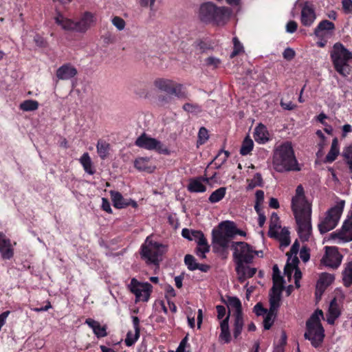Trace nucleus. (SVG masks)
Segmentation results:
<instances>
[{"label":"nucleus","mask_w":352,"mask_h":352,"mask_svg":"<svg viewBox=\"0 0 352 352\" xmlns=\"http://www.w3.org/2000/svg\"><path fill=\"white\" fill-rule=\"evenodd\" d=\"M342 280L345 287H349L352 285V260L344 264L342 272Z\"/></svg>","instance_id":"27"},{"label":"nucleus","mask_w":352,"mask_h":352,"mask_svg":"<svg viewBox=\"0 0 352 352\" xmlns=\"http://www.w3.org/2000/svg\"><path fill=\"white\" fill-rule=\"evenodd\" d=\"M11 240L0 232V254L3 259L9 260L14 256V246Z\"/></svg>","instance_id":"16"},{"label":"nucleus","mask_w":352,"mask_h":352,"mask_svg":"<svg viewBox=\"0 0 352 352\" xmlns=\"http://www.w3.org/2000/svg\"><path fill=\"white\" fill-rule=\"evenodd\" d=\"M330 56L336 71L343 76H347L351 72L352 54L342 44L337 43L334 44Z\"/></svg>","instance_id":"4"},{"label":"nucleus","mask_w":352,"mask_h":352,"mask_svg":"<svg viewBox=\"0 0 352 352\" xmlns=\"http://www.w3.org/2000/svg\"><path fill=\"white\" fill-rule=\"evenodd\" d=\"M233 43L234 50L231 54V57H234V56L237 55L243 50V46L241 45L237 38L234 37L233 38Z\"/></svg>","instance_id":"54"},{"label":"nucleus","mask_w":352,"mask_h":352,"mask_svg":"<svg viewBox=\"0 0 352 352\" xmlns=\"http://www.w3.org/2000/svg\"><path fill=\"white\" fill-rule=\"evenodd\" d=\"M292 210L294 211L298 225V233L300 239L308 241L311 234V204L306 200L304 188L302 185L297 186L295 196L292 201Z\"/></svg>","instance_id":"1"},{"label":"nucleus","mask_w":352,"mask_h":352,"mask_svg":"<svg viewBox=\"0 0 352 352\" xmlns=\"http://www.w3.org/2000/svg\"><path fill=\"white\" fill-rule=\"evenodd\" d=\"M204 61L206 66L212 69L217 68L221 63L219 58L213 56L208 57Z\"/></svg>","instance_id":"51"},{"label":"nucleus","mask_w":352,"mask_h":352,"mask_svg":"<svg viewBox=\"0 0 352 352\" xmlns=\"http://www.w3.org/2000/svg\"><path fill=\"white\" fill-rule=\"evenodd\" d=\"M169 95L175 96L177 98H182L186 97V93L183 86L181 84L173 82V85L170 91Z\"/></svg>","instance_id":"45"},{"label":"nucleus","mask_w":352,"mask_h":352,"mask_svg":"<svg viewBox=\"0 0 352 352\" xmlns=\"http://www.w3.org/2000/svg\"><path fill=\"white\" fill-rule=\"evenodd\" d=\"M217 311V318L219 320L223 319L226 314V309L223 305H217L216 307Z\"/></svg>","instance_id":"58"},{"label":"nucleus","mask_w":352,"mask_h":352,"mask_svg":"<svg viewBox=\"0 0 352 352\" xmlns=\"http://www.w3.org/2000/svg\"><path fill=\"white\" fill-rule=\"evenodd\" d=\"M227 306L229 313L232 315L242 314L241 303L240 300L236 297H228L227 300Z\"/></svg>","instance_id":"34"},{"label":"nucleus","mask_w":352,"mask_h":352,"mask_svg":"<svg viewBox=\"0 0 352 352\" xmlns=\"http://www.w3.org/2000/svg\"><path fill=\"white\" fill-rule=\"evenodd\" d=\"M96 148L97 152L102 159H104L107 157L110 148L109 143L104 140H100L97 143Z\"/></svg>","instance_id":"42"},{"label":"nucleus","mask_w":352,"mask_h":352,"mask_svg":"<svg viewBox=\"0 0 352 352\" xmlns=\"http://www.w3.org/2000/svg\"><path fill=\"white\" fill-rule=\"evenodd\" d=\"M85 323L92 329L94 334L98 338H103L107 336L106 327L101 326L100 323L91 318H87Z\"/></svg>","instance_id":"28"},{"label":"nucleus","mask_w":352,"mask_h":352,"mask_svg":"<svg viewBox=\"0 0 352 352\" xmlns=\"http://www.w3.org/2000/svg\"><path fill=\"white\" fill-rule=\"evenodd\" d=\"M156 0H139V3L142 7H148L151 10H153Z\"/></svg>","instance_id":"57"},{"label":"nucleus","mask_w":352,"mask_h":352,"mask_svg":"<svg viewBox=\"0 0 352 352\" xmlns=\"http://www.w3.org/2000/svg\"><path fill=\"white\" fill-rule=\"evenodd\" d=\"M111 199L113 204V206L116 208H124L129 206L136 208L137 203L132 199H126L118 191H110Z\"/></svg>","instance_id":"18"},{"label":"nucleus","mask_w":352,"mask_h":352,"mask_svg":"<svg viewBox=\"0 0 352 352\" xmlns=\"http://www.w3.org/2000/svg\"><path fill=\"white\" fill-rule=\"evenodd\" d=\"M233 257L236 265L252 262L254 254H262V252L254 251L252 248L245 242H235L232 245Z\"/></svg>","instance_id":"8"},{"label":"nucleus","mask_w":352,"mask_h":352,"mask_svg":"<svg viewBox=\"0 0 352 352\" xmlns=\"http://www.w3.org/2000/svg\"><path fill=\"white\" fill-rule=\"evenodd\" d=\"M323 318L322 310H316L306 322V331L305 338L311 341L313 346L318 347L322 342L324 337V331L320 323Z\"/></svg>","instance_id":"5"},{"label":"nucleus","mask_w":352,"mask_h":352,"mask_svg":"<svg viewBox=\"0 0 352 352\" xmlns=\"http://www.w3.org/2000/svg\"><path fill=\"white\" fill-rule=\"evenodd\" d=\"M226 193V188L225 187H221L212 192L208 200L212 204L217 203L225 197Z\"/></svg>","instance_id":"43"},{"label":"nucleus","mask_w":352,"mask_h":352,"mask_svg":"<svg viewBox=\"0 0 352 352\" xmlns=\"http://www.w3.org/2000/svg\"><path fill=\"white\" fill-rule=\"evenodd\" d=\"M140 337V330L133 329V331H129L125 338L124 342L126 346H131L135 344Z\"/></svg>","instance_id":"46"},{"label":"nucleus","mask_w":352,"mask_h":352,"mask_svg":"<svg viewBox=\"0 0 352 352\" xmlns=\"http://www.w3.org/2000/svg\"><path fill=\"white\" fill-rule=\"evenodd\" d=\"M102 209L104 211L107 212L108 213L111 214L112 212V210H111L110 204L108 201V200L105 198H102Z\"/></svg>","instance_id":"62"},{"label":"nucleus","mask_w":352,"mask_h":352,"mask_svg":"<svg viewBox=\"0 0 352 352\" xmlns=\"http://www.w3.org/2000/svg\"><path fill=\"white\" fill-rule=\"evenodd\" d=\"M283 56L287 60H292L295 56V52L291 48H287L284 50Z\"/></svg>","instance_id":"59"},{"label":"nucleus","mask_w":352,"mask_h":352,"mask_svg":"<svg viewBox=\"0 0 352 352\" xmlns=\"http://www.w3.org/2000/svg\"><path fill=\"white\" fill-rule=\"evenodd\" d=\"M209 178L197 177L190 180L188 190L192 192H204L206 190L205 182H208Z\"/></svg>","instance_id":"23"},{"label":"nucleus","mask_w":352,"mask_h":352,"mask_svg":"<svg viewBox=\"0 0 352 352\" xmlns=\"http://www.w3.org/2000/svg\"><path fill=\"white\" fill-rule=\"evenodd\" d=\"M280 293H281V292H278L276 290H272V293L270 295V307L269 311L276 312V309L278 308V307L280 305Z\"/></svg>","instance_id":"40"},{"label":"nucleus","mask_w":352,"mask_h":352,"mask_svg":"<svg viewBox=\"0 0 352 352\" xmlns=\"http://www.w3.org/2000/svg\"><path fill=\"white\" fill-rule=\"evenodd\" d=\"M232 239L218 230H212V243L214 248L219 252L224 251L229 247Z\"/></svg>","instance_id":"17"},{"label":"nucleus","mask_w":352,"mask_h":352,"mask_svg":"<svg viewBox=\"0 0 352 352\" xmlns=\"http://www.w3.org/2000/svg\"><path fill=\"white\" fill-rule=\"evenodd\" d=\"M325 254L321 262L327 267L337 268L341 263L342 256L335 247H325Z\"/></svg>","instance_id":"12"},{"label":"nucleus","mask_w":352,"mask_h":352,"mask_svg":"<svg viewBox=\"0 0 352 352\" xmlns=\"http://www.w3.org/2000/svg\"><path fill=\"white\" fill-rule=\"evenodd\" d=\"M340 311L336 298H333L329 305V311L327 314V321L330 324H333L335 320L340 316Z\"/></svg>","instance_id":"26"},{"label":"nucleus","mask_w":352,"mask_h":352,"mask_svg":"<svg viewBox=\"0 0 352 352\" xmlns=\"http://www.w3.org/2000/svg\"><path fill=\"white\" fill-rule=\"evenodd\" d=\"M345 206L344 200L339 199L336 204L331 207L320 219L318 229L321 234L327 233L334 229L340 219Z\"/></svg>","instance_id":"6"},{"label":"nucleus","mask_w":352,"mask_h":352,"mask_svg":"<svg viewBox=\"0 0 352 352\" xmlns=\"http://www.w3.org/2000/svg\"><path fill=\"white\" fill-rule=\"evenodd\" d=\"M172 100V97L170 95L168 96H160L159 97V102L161 105L164 106L170 103Z\"/></svg>","instance_id":"63"},{"label":"nucleus","mask_w":352,"mask_h":352,"mask_svg":"<svg viewBox=\"0 0 352 352\" xmlns=\"http://www.w3.org/2000/svg\"><path fill=\"white\" fill-rule=\"evenodd\" d=\"M300 257L303 262H307L309 259V252L306 247H302L300 251Z\"/></svg>","instance_id":"56"},{"label":"nucleus","mask_w":352,"mask_h":352,"mask_svg":"<svg viewBox=\"0 0 352 352\" xmlns=\"http://www.w3.org/2000/svg\"><path fill=\"white\" fill-rule=\"evenodd\" d=\"M135 145L146 150L155 151L160 153L167 154L168 153V148L162 142L145 133L137 138Z\"/></svg>","instance_id":"9"},{"label":"nucleus","mask_w":352,"mask_h":352,"mask_svg":"<svg viewBox=\"0 0 352 352\" xmlns=\"http://www.w3.org/2000/svg\"><path fill=\"white\" fill-rule=\"evenodd\" d=\"M134 166L140 171L148 173H152L155 168L154 166L150 164V160L148 157L137 158L134 162Z\"/></svg>","instance_id":"31"},{"label":"nucleus","mask_w":352,"mask_h":352,"mask_svg":"<svg viewBox=\"0 0 352 352\" xmlns=\"http://www.w3.org/2000/svg\"><path fill=\"white\" fill-rule=\"evenodd\" d=\"M112 23L114 26H116L118 30H122L125 27V22L124 21L119 17V16H115L112 19Z\"/></svg>","instance_id":"52"},{"label":"nucleus","mask_w":352,"mask_h":352,"mask_svg":"<svg viewBox=\"0 0 352 352\" xmlns=\"http://www.w3.org/2000/svg\"><path fill=\"white\" fill-rule=\"evenodd\" d=\"M245 264L246 263H242L236 266L238 278L241 283L247 278L252 277L256 272V268L250 267Z\"/></svg>","instance_id":"22"},{"label":"nucleus","mask_w":352,"mask_h":352,"mask_svg":"<svg viewBox=\"0 0 352 352\" xmlns=\"http://www.w3.org/2000/svg\"><path fill=\"white\" fill-rule=\"evenodd\" d=\"M273 167L280 173L300 170L290 142H284L274 149Z\"/></svg>","instance_id":"2"},{"label":"nucleus","mask_w":352,"mask_h":352,"mask_svg":"<svg viewBox=\"0 0 352 352\" xmlns=\"http://www.w3.org/2000/svg\"><path fill=\"white\" fill-rule=\"evenodd\" d=\"M281 228L279 217L276 212H273L270 217L269 234H274Z\"/></svg>","instance_id":"41"},{"label":"nucleus","mask_w":352,"mask_h":352,"mask_svg":"<svg viewBox=\"0 0 352 352\" xmlns=\"http://www.w3.org/2000/svg\"><path fill=\"white\" fill-rule=\"evenodd\" d=\"M184 263L190 270H195L199 268V264L196 263L195 257L190 254L185 256Z\"/></svg>","instance_id":"49"},{"label":"nucleus","mask_w":352,"mask_h":352,"mask_svg":"<svg viewBox=\"0 0 352 352\" xmlns=\"http://www.w3.org/2000/svg\"><path fill=\"white\" fill-rule=\"evenodd\" d=\"M276 317V312L269 311L268 313L266 314L264 320V328L265 329H270V328L272 327V324L274 323V318Z\"/></svg>","instance_id":"50"},{"label":"nucleus","mask_w":352,"mask_h":352,"mask_svg":"<svg viewBox=\"0 0 352 352\" xmlns=\"http://www.w3.org/2000/svg\"><path fill=\"white\" fill-rule=\"evenodd\" d=\"M331 239L336 243H346L352 241V212L344 221L341 230L331 234Z\"/></svg>","instance_id":"11"},{"label":"nucleus","mask_w":352,"mask_h":352,"mask_svg":"<svg viewBox=\"0 0 352 352\" xmlns=\"http://www.w3.org/2000/svg\"><path fill=\"white\" fill-rule=\"evenodd\" d=\"M56 23L66 31H76V22L58 13L54 18Z\"/></svg>","instance_id":"25"},{"label":"nucleus","mask_w":352,"mask_h":352,"mask_svg":"<svg viewBox=\"0 0 352 352\" xmlns=\"http://www.w3.org/2000/svg\"><path fill=\"white\" fill-rule=\"evenodd\" d=\"M234 317V329H233V335L234 338H238L241 335L244 321L243 318V314H236L232 315Z\"/></svg>","instance_id":"38"},{"label":"nucleus","mask_w":352,"mask_h":352,"mask_svg":"<svg viewBox=\"0 0 352 352\" xmlns=\"http://www.w3.org/2000/svg\"><path fill=\"white\" fill-rule=\"evenodd\" d=\"M340 153L339 144L337 138H334L332 141L330 151L325 157V162L331 163L338 157Z\"/></svg>","instance_id":"36"},{"label":"nucleus","mask_w":352,"mask_h":352,"mask_svg":"<svg viewBox=\"0 0 352 352\" xmlns=\"http://www.w3.org/2000/svg\"><path fill=\"white\" fill-rule=\"evenodd\" d=\"M218 231L232 239L236 232V226L232 221H223L219 224V230Z\"/></svg>","instance_id":"33"},{"label":"nucleus","mask_w":352,"mask_h":352,"mask_svg":"<svg viewBox=\"0 0 352 352\" xmlns=\"http://www.w3.org/2000/svg\"><path fill=\"white\" fill-rule=\"evenodd\" d=\"M79 161L87 173L89 175L94 174L95 169L93 166L91 159L88 153H85L80 157Z\"/></svg>","instance_id":"37"},{"label":"nucleus","mask_w":352,"mask_h":352,"mask_svg":"<svg viewBox=\"0 0 352 352\" xmlns=\"http://www.w3.org/2000/svg\"><path fill=\"white\" fill-rule=\"evenodd\" d=\"M230 10L225 7H217L207 2L201 4L198 12L199 19L204 23H212L217 25H224L229 19Z\"/></svg>","instance_id":"3"},{"label":"nucleus","mask_w":352,"mask_h":352,"mask_svg":"<svg viewBox=\"0 0 352 352\" xmlns=\"http://www.w3.org/2000/svg\"><path fill=\"white\" fill-rule=\"evenodd\" d=\"M254 310L257 316H261L266 313V309H265L259 303L254 306Z\"/></svg>","instance_id":"64"},{"label":"nucleus","mask_w":352,"mask_h":352,"mask_svg":"<svg viewBox=\"0 0 352 352\" xmlns=\"http://www.w3.org/2000/svg\"><path fill=\"white\" fill-rule=\"evenodd\" d=\"M342 7L346 13L351 12L352 9V1L342 0Z\"/></svg>","instance_id":"61"},{"label":"nucleus","mask_w":352,"mask_h":352,"mask_svg":"<svg viewBox=\"0 0 352 352\" xmlns=\"http://www.w3.org/2000/svg\"><path fill=\"white\" fill-rule=\"evenodd\" d=\"M229 315H228L222 321L220 322L221 333L219 335V340L224 343H228L230 342L231 336L229 330L228 324Z\"/></svg>","instance_id":"29"},{"label":"nucleus","mask_w":352,"mask_h":352,"mask_svg":"<svg viewBox=\"0 0 352 352\" xmlns=\"http://www.w3.org/2000/svg\"><path fill=\"white\" fill-rule=\"evenodd\" d=\"M334 280V276L328 273H322L317 282L316 289V296L320 297L322 296L324 289L330 285Z\"/></svg>","instance_id":"20"},{"label":"nucleus","mask_w":352,"mask_h":352,"mask_svg":"<svg viewBox=\"0 0 352 352\" xmlns=\"http://www.w3.org/2000/svg\"><path fill=\"white\" fill-rule=\"evenodd\" d=\"M229 153L226 151H221L218 155L216 157L215 160H218L220 162L218 167L220 166L222 164H223L229 157Z\"/></svg>","instance_id":"55"},{"label":"nucleus","mask_w":352,"mask_h":352,"mask_svg":"<svg viewBox=\"0 0 352 352\" xmlns=\"http://www.w3.org/2000/svg\"><path fill=\"white\" fill-rule=\"evenodd\" d=\"M174 81L168 79H157L155 81V87L160 90L169 94Z\"/></svg>","instance_id":"39"},{"label":"nucleus","mask_w":352,"mask_h":352,"mask_svg":"<svg viewBox=\"0 0 352 352\" xmlns=\"http://www.w3.org/2000/svg\"><path fill=\"white\" fill-rule=\"evenodd\" d=\"M182 236L188 239L190 241H196L202 234L201 231L198 230H190L184 228L182 232Z\"/></svg>","instance_id":"48"},{"label":"nucleus","mask_w":352,"mask_h":352,"mask_svg":"<svg viewBox=\"0 0 352 352\" xmlns=\"http://www.w3.org/2000/svg\"><path fill=\"white\" fill-rule=\"evenodd\" d=\"M131 292L135 294L136 300L146 302L148 300L152 285L148 283H140L132 278L129 285Z\"/></svg>","instance_id":"10"},{"label":"nucleus","mask_w":352,"mask_h":352,"mask_svg":"<svg viewBox=\"0 0 352 352\" xmlns=\"http://www.w3.org/2000/svg\"><path fill=\"white\" fill-rule=\"evenodd\" d=\"M195 242L197 244V255L200 258H206V253L210 250V246L208 244L207 240L205 238L204 234L199 237Z\"/></svg>","instance_id":"30"},{"label":"nucleus","mask_w":352,"mask_h":352,"mask_svg":"<svg viewBox=\"0 0 352 352\" xmlns=\"http://www.w3.org/2000/svg\"><path fill=\"white\" fill-rule=\"evenodd\" d=\"M96 22V17L94 13L85 12L82 14L79 21L76 22V32L85 33Z\"/></svg>","instance_id":"14"},{"label":"nucleus","mask_w":352,"mask_h":352,"mask_svg":"<svg viewBox=\"0 0 352 352\" xmlns=\"http://www.w3.org/2000/svg\"><path fill=\"white\" fill-rule=\"evenodd\" d=\"M253 146L254 142L249 137L245 138L240 149L241 154L243 155L249 154L252 151Z\"/></svg>","instance_id":"47"},{"label":"nucleus","mask_w":352,"mask_h":352,"mask_svg":"<svg viewBox=\"0 0 352 352\" xmlns=\"http://www.w3.org/2000/svg\"><path fill=\"white\" fill-rule=\"evenodd\" d=\"M38 102L36 100H26L20 104L19 108L23 111H32L38 109Z\"/></svg>","instance_id":"44"},{"label":"nucleus","mask_w":352,"mask_h":352,"mask_svg":"<svg viewBox=\"0 0 352 352\" xmlns=\"http://www.w3.org/2000/svg\"><path fill=\"white\" fill-rule=\"evenodd\" d=\"M254 138L259 144H265L270 140V134L265 125L259 124L254 129Z\"/></svg>","instance_id":"24"},{"label":"nucleus","mask_w":352,"mask_h":352,"mask_svg":"<svg viewBox=\"0 0 352 352\" xmlns=\"http://www.w3.org/2000/svg\"><path fill=\"white\" fill-rule=\"evenodd\" d=\"M273 287L272 290L282 292L283 288V280L280 276V272L276 265L273 267Z\"/></svg>","instance_id":"35"},{"label":"nucleus","mask_w":352,"mask_h":352,"mask_svg":"<svg viewBox=\"0 0 352 352\" xmlns=\"http://www.w3.org/2000/svg\"><path fill=\"white\" fill-rule=\"evenodd\" d=\"M167 245L153 241L147 236L141 248V256L148 264L157 265L161 256L167 252Z\"/></svg>","instance_id":"7"},{"label":"nucleus","mask_w":352,"mask_h":352,"mask_svg":"<svg viewBox=\"0 0 352 352\" xmlns=\"http://www.w3.org/2000/svg\"><path fill=\"white\" fill-rule=\"evenodd\" d=\"M334 29L335 25L332 22L328 20H323L315 29L314 34L318 38L327 40L333 35Z\"/></svg>","instance_id":"15"},{"label":"nucleus","mask_w":352,"mask_h":352,"mask_svg":"<svg viewBox=\"0 0 352 352\" xmlns=\"http://www.w3.org/2000/svg\"><path fill=\"white\" fill-rule=\"evenodd\" d=\"M271 237L276 238L279 240L280 245L287 247L290 243L289 232L286 228H280L274 234H269Z\"/></svg>","instance_id":"32"},{"label":"nucleus","mask_w":352,"mask_h":352,"mask_svg":"<svg viewBox=\"0 0 352 352\" xmlns=\"http://www.w3.org/2000/svg\"><path fill=\"white\" fill-rule=\"evenodd\" d=\"M198 137L200 144H204L208 139V130L204 127H201L199 129Z\"/></svg>","instance_id":"53"},{"label":"nucleus","mask_w":352,"mask_h":352,"mask_svg":"<svg viewBox=\"0 0 352 352\" xmlns=\"http://www.w3.org/2000/svg\"><path fill=\"white\" fill-rule=\"evenodd\" d=\"M77 74L76 68L69 63L64 64L56 70V77L58 80H67Z\"/></svg>","instance_id":"19"},{"label":"nucleus","mask_w":352,"mask_h":352,"mask_svg":"<svg viewBox=\"0 0 352 352\" xmlns=\"http://www.w3.org/2000/svg\"><path fill=\"white\" fill-rule=\"evenodd\" d=\"M315 19L316 15L312 6L306 3L301 11V23L305 26H309Z\"/></svg>","instance_id":"21"},{"label":"nucleus","mask_w":352,"mask_h":352,"mask_svg":"<svg viewBox=\"0 0 352 352\" xmlns=\"http://www.w3.org/2000/svg\"><path fill=\"white\" fill-rule=\"evenodd\" d=\"M298 259L297 257L289 258L288 261L284 269V274L287 276L289 280L292 273L294 272V280L296 287H300V280L302 277V273L298 268Z\"/></svg>","instance_id":"13"},{"label":"nucleus","mask_w":352,"mask_h":352,"mask_svg":"<svg viewBox=\"0 0 352 352\" xmlns=\"http://www.w3.org/2000/svg\"><path fill=\"white\" fill-rule=\"evenodd\" d=\"M297 29V23L294 21H290L286 25V31L289 33H294Z\"/></svg>","instance_id":"60"}]
</instances>
